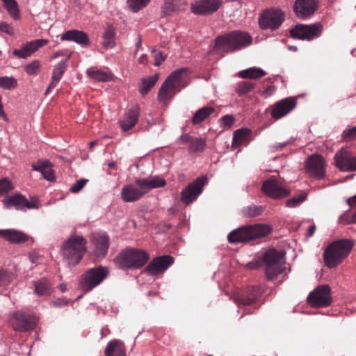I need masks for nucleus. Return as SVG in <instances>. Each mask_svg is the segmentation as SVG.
<instances>
[{
  "instance_id": "7",
  "label": "nucleus",
  "mask_w": 356,
  "mask_h": 356,
  "mask_svg": "<svg viewBox=\"0 0 356 356\" xmlns=\"http://www.w3.org/2000/svg\"><path fill=\"white\" fill-rule=\"evenodd\" d=\"M284 252L271 248L264 252L261 262L265 266V274L268 280H274L284 270Z\"/></svg>"
},
{
  "instance_id": "2",
  "label": "nucleus",
  "mask_w": 356,
  "mask_h": 356,
  "mask_svg": "<svg viewBox=\"0 0 356 356\" xmlns=\"http://www.w3.org/2000/svg\"><path fill=\"white\" fill-rule=\"evenodd\" d=\"M252 43V37L247 33L234 31L218 36L215 39L213 50L219 53L234 51Z\"/></svg>"
},
{
  "instance_id": "28",
  "label": "nucleus",
  "mask_w": 356,
  "mask_h": 356,
  "mask_svg": "<svg viewBox=\"0 0 356 356\" xmlns=\"http://www.w3.org/2000/svg\"><path fill=\"white\" fill-rule=\"evenodd\" d=\"M32 169L40 172L43 177L50 181L55 179L54 171L51 169V163L48 160H39L32 164Z\"/></svg>"
},
{
  "instance_id": "44",
  "label": "nucleus",
  "mask_w": 356,
  "mask_h": 356,
  "mask_svg": "<svg viewBox=\"0 0 356 356\" xmlns=\"http://www.w3.org/2000/svg\"><path fill=\"white\" fill-rule=\"evenodd\" d=\"M17 86V81L13 77H0V88L6 90H13Z\"/></svg>"
},
{
  "instance_id": "36",
  "label": "nucleus",
  "mask_w": 356,
  "mask_h": 356,
  "mask_svg": "<svg viewBox=\"0 0 356 356\" xmlns=\"http://www.w3.org/2000/svg\"><path fill=\"white\" fill-rule=\"evenodd\" d=\"M159 79V74H155L152 76L143 77L141 79V86L139 88V91L143 95H147L149 91L154 87Z\"/></svg>"
},
{
  "instance_id": "19",
  "label": "nucleus",
  "mask_w": 356,
  "mask_h": 356,
  "mask_svg": "<svg viewBox=\"0 0 356 356\" xmlns=\"http://www.w3.org/2000/svg\"><path fill=\"white\" fill-rule=\"evenodd\" d=\"M336 166L343 172H353L356 170V157L344 148L337 152L334 155Z\"/></svg>"
},
{
  "instance_id": "23",
  "label": "nucleus",
  "mask_w": 356,
  "mask_h": 356,
  "mask_svg": "<svg viewBox=\"0 0 356 356\" xmlns=\"http://www.w3.org/2000/svg\"><path fill=\"white\" fill-rule=\"evenodd\" d=\"M296 100L293 97L283 99L275 104L270 114L273 118L280 119L295 108Z\"/></svg>"
},
{
  "instance_id": "35",
  "label": "nucleus",
  "mask_w": 356,
  "mask_h": 356,
  "mask_svg": "<svg viewBox=\"0 0 356 356\" xmlns=\"http://www.w3.org/2000/svg\"><path fill=\"white\" fill-rule=\"evenodd\" d=\"M88 76L95 81L107 82L112 80V74L98 70L95 67H90L87 70Z\"/></svg>"
},
{
  "instance_id": "10",
  "label": "nucleus",
  "mask_w": 356,
  "mask_h": 356,
  "mask_svg": "<svg viewBox=\"0 0 356 356\" xmlns=\"http://www.w3.org/2000/svg\"><path fill=\"white\" fill-rule=\"evenodd\" d=\"M108 273L107 268L101 266L88 269L82 275L81 287L86 292L91 291L106 279Z\"/></svg>"
},
{
  "instance_id": "53",
  "label": "nucleus",
  "mask_w": 356,
  "mask_h": 356,
  "mask_svg": "<svg viewBox=\"0 0 356 356\" xmlns=\"http://www.w3.org/2000/svg\"><path fill=\"white\" fill-rule=\"evenodd\" d=\"M343 138L346 140H354L356 138V126L353 128L345 130L342 135Z\"/></svg>"
},
{
  "instance_id": "54",
  "label": "nucleus",
  "mask_w": 356,
  "mask_h": 356,
  "mask_svg": "<svg viewBox=\"0 0 356 356\" xmlns=\"http://www.w3.org/2000/svg\"><path fill=\"white\" fill-rule=\"evenodd\" d=\"M9 278L8 272L0 268V286L8 284L10 282Z\"/></svg>"
},
{
  "instance_id": "29",
  "label": "nucleus",
  "mask_w": 356,
  "mask_h": 356,
  "mask_svg": "<svg viewBox=\"0 0 356 356\" xmlns=\"http://www.w3.org/2000/svg\"><path fill=\"white\" fill-rule=\"evenodd\" d=\"M0 236L13 243H22L29 238L28 235L16 229H0Z\"/></svg>"
},
{
  "instance_id": "17",
  "label": "nucleus",
  "mask_w": 356,
  "mask_h": 356,
  "mask_svg": "<svg viewBox=\"0 0 356 356\" xmlns=\"http://www.w3.org/2000/svg\"><path fill=\"white\" fill-rule=\"evenodd\" d=\"M305 168L309 176L318 179H323L325 175V161L319 154H312L309 156Z\"/></svg>"
},
{
  "instance_id": "59",
  "label": "nucleus",
  "mask_w": 356,
  "mask_h": 356,
  "mask_svg": "<svg viewBox=\"0 0 356 356\" xmlns=\"http://www.w3.org/2000/svg\"><path fill=\"white\" fill-rule=\"evenodd\" d=\"M346 202L351 207L356 205V195L352 197L347 199Z\"/></svg>"
},
{
  "instance_id": "45",
  "label": "nucleus",
  "mask_w": 356,
  "mask_h": 356,
  "mask_svg": "<svg viewBox=\"0 0 356 356\" xmlns=\"http://www.w3.org/2000/svg\"><path fill=\"white\" fill-rule=\"evenodd\" d=\"M206 146V140L201 138H193L190 143V149L193 152H202Z\"/></svg>"
},
{
  "instance_id": "52",
  "label": "nucleus",
  "mask_w": 356,
  "mask_h": 356,
  "mask_svg": "<svg viewBox=\"0 0 356 356\" xmlns=\"http://www.w3.org/2000/svg\"><path fill=\"white\" fill-rule=\"evenodd\" d=\"M0 31L9 35H13L15 33L11 25L3 21H0Z\"/></svg>"
},
{
  "instance_id": "58",
  "label": "nucleus",
  "mask_w": 356,
  "mask_h": 356,
  "mask_svg": "<svg viewBox=\"0 0 356 356\" xmlns=\"http://www.w3.org/2000/svg\"><path fill=\"white\" fill-rule=\"evenodd\" d=\"M289 143V142H284V143H278L277 145H274L272 148L275 150V151H279V150H282L284 147H285Z\"/></svg>"
},
{
  "instance_id": "4",
  "label": "nucleus",
  "mask_w": 356,
  "mask_h": 356,
  "mask_svg": "<svg viewBox=\"0 0 356 356\" xmlns=\"http://www.w3.org/2000/svg\"><path fill=\"white\" fill-rule=\"evenodd\" d=\"M149 254L140 249L127 248L118 253L113 259L116 266L123 270L142 268L149 260Z\"/></svg>"
},
{
  "instance_id": "34",
  "label": "nucleus",
  "mask_w": 356,
  "mask_h": 356,
  "mask_svg": "<svg viewBox=\"0 0 356 356\" xmlns=\"http://www.w3.org/2000/svg\"><path fill=\"white\" fill-rule=\"evenodd\" d=\"M215 112V108L212 106H204L198 109L194 114L191 122L196 125L207 120L211 114Z\"/></svg>"
},
{
  "instance_id": "39",
  "label": "nucleus",
  "mask_w": 356,
  "mask_h": 356,
  "mask_svg": "<svg viewBox=\"0 0 356 356\" xmlns=\"http://www.w3.org/2000/svg\"><path fill=\"white\" fill-rule=\"evenodd\" d=\"M3 3V6L10 14V15L14 19H17L19 17V12L18 9V5L15 0H1Z\"/></svg>"
},
{
  "instance_id": "42",
  "label": "nucleus",
  "mask_w": 356,
  "mask_h": 356,
  "mask_svg": "<svg viewBox=\"0 0 356 356\" xmlns=\"http://www.w3.org/2000/svg\"><path fill=\"white\" fill-rule=\"evenodd\" d=\"M263 212V207L261 206L251 205L243 209V215L247 218L258 216Z\"/></svg>"
},
{
  "instance_id": "61",
  "label": "nucleus",
  "mask_w": 356,
  "mask_h": 356,
  "mask_svg": "<svg viewBox=\"0 0 356 356\" xmlns=\"http://www.w3.org/2000/svg\"><path fill=\"white\" fill-rule=\"evenodd\" d=\"M181 139L182 141H184L185 143H191V140L193 139V137L186 134V135H183L181 137Z\"/></svg>"
},
{
  "instance_id": "56",
  "label": "nucleus",
  "mask_w": 356,
  "mask_h": 356,
  "mask_svg": "<svg viewBox=\"0 0 356 356\" xmlns=\"http://www.w3.org/2000/svg\"><path fill=\"white\" fill-rule=\"evenodd\" d=\"M59 81V80L52 79L45 91V95L48 94L53 88H54Z\"/></svg>"
},
{
  "instance_id": "49",
  "label": "nucleus",
  "mask_w": 356,
  "mask_h": 356,
  "mask_svg": "<svg viewBox=\"0 0 356 356\" xmlns=\"http://www.w3.org/2000/svg\"><path fill=\"white\" fill-rule=\"evenodd\" d=\"M152 56L154 59V65L155 66H159L166 58V55H164L161 51L154 49L152 50Z\"/></svg>"
},
{
  "instance_id": "26",
  "label": "nucleus",
  "mask_w": 356,
  "mask_h": 356,
  "mask_svg": "<svg viewBox=\"0 0 356 356\" xmlns=\"http://www.w3.org/2000/svg\"><path fill=\"white\" fill-rule=\"evenodd\" d=\"M3 202L6 205V207L8 209L10 207H14L17 209H22L24 207L29 209H35L38 207L36 202L28 201V200L24 196L20 194H15L8 197L4 200Z\"/></svg>"
},
{
  "instance_id": "27",
  "label": "nucleus",
  "mask_w": 356,
  "mask_h": 356,
  "mask_svg": "<svg viewBox=\"0 0 356 356\" xmlns=\"http://www.w3.org/2000/svg\"><path fill=\"white\" fill-rule=\"evenodd\" d=\"M60 40L63 41H74L82 46H87L90 44L88 35L83 31L78 30H70L61 35Z\"/></svg>"
},
{
  "instance_id": "43",
  "label": "nucleus",
  "mask_w": 356,
  "mask_h": 356,
  "mask_svg": "<svg viewBox=\"0 0 356 356\" xmlns=\"http://www.w3.org/2000/svg\"><path fill=\"white\" fill-rule=\"evenodd\" d=\"M40 67V62L38 60H34L24 66V72L29 75L35 76L39 74Z\"/></svg>"
},
{
  "instance_id": "22",
  "label": "nucleus",
  "mask_w": 356,
  "mask_h": 356,
  "mask_svg": "<svg viewBox=\"0 0 356 356\" xmlns=\"http://www.w3.org/2000/svg\"><path fill=\"white\" fill-rule=\"evenodd\" d=\"M91 243L94 247L93 252L97 257H104L108 252L110 245L109 236L104 233H94Z\"/></svg>"
},
{
  "instance_id": "64",
  "label": "nucleus",
  "mask_w": 356,
  "mask_h": 356,
  "mask_svg": "<svg viewBox=\"0 0 356 356\" xmlns=\"http://www.w3.org/2000/svg\"><path fill=\"white\" fill-rule=\"evenodd\" d=\"M260 266H261V265H260L259 262H257V263H256V264H251V263H250V264H248V266H249L250 268H259Z\"/></svg>"
},
{
  "instance_id": "8",
  "label": "nucleus",
  "mask_w": 356,
  "mask_h": 356,
  "mask_svg": "<svg viewBox=\"0 0 356 356\" xmlns=\"http://www.w3.org/2000/svg\"><path fill=\"white\" fill-rule=\"evenodd\" d=\"M187 69L181 67L172 72L161 85L158 92V100L165 101L171 98L176 91L179 90L182 76L186 74Z\"/></svg>"
},
{
  "instance_id": "47",
  "label": "nucleus",
  "mask_w": 356,
  "mask_h": 356,
  "mask_svg": "<svg viewBox=\"0 0 356 356\" xmlns=\"http://www.w3.org/2000/svg\"><path fill=\"white\" fill-rule=\"evenodd\" d=\"M307 195L305 193L300 194L298 196L294 197L291 199L288 200L286 202V205L288 207L293 208L300 205L306 199Z\"/></svg>"
},
{
  "instance_id": "18",
  "label": "nucleus",
  "mask_w": 356,
  "mask_h": 356,
  "mask_svg": "<svg viewBox=\"0 0 356 356\" xmlns=\"http://www.w3.org/2000/svg\"><path fill=\"white\" fill-rule=\"evenodd\" d=\"M262 191L264 194L273 199H280L288 196L289 191L284 188L280 182L275 178L266 180L262 185Z\"/></svg>"
},
{
  "instance_id": "60",
  "label": "nucleus",
  "mask_w": 356,
  "mask_h": 356,
  "mask_svg": "<svg viewBox=\"0 0 356 356\" xmlns=\"http://www.w3.org/2000/svg\"><path fill=\"white\" fill-rule=\"evenodd\" d=\"M316 227L315 225H312L309 226L308 228L307 236L309 237L312 236L316 231Z\"/></svg>"
},
{
  "instance_id": "16",
  "label": "nucleus",
  "mask_w": 356,
  "mask_h": 356,
  "mask_svg": "<svg viewBox=\"0 0 356 356\" xmlns=\"http://www.w3.org/2000/svg\"><path fill=\"white\" fill-rule=\"evenodd\" d=\"M318 7L317 0H296L293 10L298 19H307L314 14Z\"/></svg>"
},
{
  "instance_id": "38",
  "label": "nucleus",
  "mask_w": 356,
  "mask_h": 356,
  "mask_svg": "<svg viewBox=\"0 0 356 356\" xmlns=\"http://www.w3.org/2000/svg\"><path fill=\"white\" fill-rule=\"evenodd\" d=\"M70 58V54L67 56V58L65 60H62L58 63L57 65L54 66V68L52 72V79L55 80H60L63 74L67 70V60Z\"/></svg>"
},
{
  "instance_id": "20",
  "label": "nucleus",
  "mask_w": 356,
  "mask_h": 356,
  "mask_svg": "<svg viewBox=\"0 0 356 356\" xmlns=\"http://www.w3.org/2000/svg\"><path fill=\"white\" fill-rule=\"evenodd\" d=\"M260 296V289L257 286H251L243 291L234 294L232 298L238 305H252L257 301Z\"/></svg>"
},
{
  "instance_id": "41",
  "label": "nucleus",
  "mask_w": 356,
  "mask_h": 356,
  "mask_svg": "<svg viewBox=\"0 0 356 356\" xmlns=\"http://www.w3.org/2000/svg\"><path fill=\"white\" fill-rule=\"evenodd\" d=\"M115 31L112 28L106 30L103 35L102 44L106 49L113 48L115 45Z\"/></svg>"
},
{
  "instance_id": "62",
  "label": "nucleus",
  "mask_w": 356,
  "mask_h": 356,
  "mask_svg": "<svg viewBox=\"0 0 356 356\" xmlns=\"http://www.w3.org/2000/svg\"><path fill=\"white\" fill-rule=\"evenodd\" d=\"M148 61V58H147V56L146 54H143L140 56L139 59H138V62L140 63V64H146Z\"/></svg>"
},
{
  "instance_id": "40",
  "label": "nucleus",
  "mask_w": 356,
  "mask_h": 356,
  "mask_svg": "<svg viewBox=\"0 0 356 356\" xmlns=\"http://www.w3.org/2000/svg\"><path fill=\"white\" fill-rule=\"evenodd\" d=\"M255 87V83L251 81H240L236 86L235 91L240 96H243Z\"/></svg>"
},
{
  "instance_id": "63",
  "label": "nucleus",
  "mask_w": 356,
  "mask_h": 356,
  "mask_svg": "<svg viewBox=\"0 0 356 356\" xmlns=\"http://www.w3.org/2000/svg\"><path fill=\"white\" fill-rule=\"evenodd\" d=\"M63 53L62 51H58L55 52V53L52 55L51 58H52V59H56V58H58L59 56H63Z\"/></svg>"
},
{
  "instance_id": "5",
  "label": "nucleus",
  "mask_w": 356,
  "mask_h": 356,
  "mask_svg": "<svg viewBox=\"0 0 356 356\" xmlns=\"http://www.w3.org/2000/svg\"><path fill=\"white\" fill-rule=\"evenodd\" d=\"M271 232V227L265 224L245 225L231 232L227 236V240L230 243H246L265 237Z\"/></svg>"
},
{
  "instance_id": "1",
  "label": "nucleus",
  "mask_w": 356,
  "mask_h": 356,
  "mask_svg": "<svg viewBox=\"0 0 356 356\" xmlns=\"http://www.w3.org/2000/svg\"><path fill=\"white\" fill-rule=\"evenodd\" d=\"M165 185V180L159 176L136 179L134 184H126L122 188L121 199L124 202H136L151 189L163 187Z\"/></svg>"
},
{
  "instance_id": "51",
  "label": "nucleus",
  "mask_w": 356,
  "mask_h": 356,
  "mask_svg": "<svg viewBox=\"0 0 356 356\" xmlns=\"http://www.w3.org/2000/svg\"><path fill=\"white\" fill-rule=\"evenodd\" d=\"M87 181L88 180L84 179L78 180L70 187V191L74 193L79 192L84 187Z\"/></svg>"
},
{
  "instance_id": "9",
  "label": "nucleus",
  "mask_w": 356,
  "mask_h": 356,
  "mask_svg": "<svg viewBox=\"0 0 356 356\" xmlns=\"http://www.w3.org/2000/svg\"><path fill=\"white\" fill-rule=\"evenodd\" d=\"M323 31V26L321 23L298 24L290 30V35L294 39L311 41L319 38Z\"/></svg>"
},
{
  "instance_id": "37",
  "label": "nucleus",
  "mask_w": 356,
  "mask_h": 356,
  "mask_svg": "<svg viewBox=\"0 0 356 356\" xmlns=\"http://www.w3.org/2000/svg\"><path fill=\"white\" fill-rule=\"evenodd\" d=\"M266 73L261 68L250 67L242 70L238 73V76L243 79H257L264 76Z\"/></svg>"
},
{
  "instance_id": "50",
  "label": "nucleus",
  "mask_w": 356,
  "mask_h": 356,
  "mask_svg": "<svg viewBox=\"0 0 356 356\" xmlns=\"http://www.w3.org/2000/svg\"><path fill=\"white\" fill-rule=\"evenodd\" d=\"M13 189L10 181L7 178L0 179V195L7 193Z\"/></svg>"
},
{
  "instance_id": "12",
  "label": "nucleus",
  "mask_w": 356,
  "mask_h": 356,
  "mask_svg": "<svg viewBox=\"0 0 356 356\" xmlns=\"http://www.w3.org/2000/svg\"><path fill=\"white\" fill-rule=\"evenodd\" d=\"M285 19L284 13L280 9L265 10L259 18V24L261 29L275 30Z\"/></svg>"
},
{
  "instance_id": "13",
  "label": "nucleus",
  "mask_w": 356,
  "mask_h": 356,
  "mask_svg": "<svg viewBox=\"0 0 356 356\" xmlns=\"http://www.w3.org/2000/svg\"><path fill=\"white\" fill-rule=\"evenodd\" d=\"M330 291V287L328 285L318 286L309 294L307 301L314 307H328L332 302Z\"/></svg>"
},
{
  "instance_id": "32",
  "label": "nucleus",
  "mask_w": 356,
  "mask_h": 356,
  "mask_svg": "<svg viewBox=\"0 0 356 356\" xmlns=\"http://www.w3.org/2000/svg\"><path fill=\"white\" fill-rule=\"evenodd\" d=\"M186 5V0H165L162 7V13L170 15L173 12L181 10Z\"/></svg>"
},
{
  "instance_id": "24",
  "label": "nucleus",
  "mask_w": 356,
  "mask_h": 356,
  "mask_svg": "<svg viewBox=\"0 0 356 356\" xmlns=\"http://www.w3.org/2000/svg\"><path fill=\"white\" fill-rule=\"evenodd\" d=\"M140 112V108L138 104H135L127 110L123 118L119 121L122 131H129L137 124Z\"/></svg>"
},
{
  "instance_id": "6",
  "label": "nucleus",
  "mask_w": 356,
  "mask_h": 356,
  "mask_svg": "<svg viewBox=\"0 0 356 356\" xmlns=\"http://www.w3.org/2000/svg\"><path fill=\"white\" fill-rule=\"evenodd\" d=\"M86 240L79 235H72L62 245L61 254L63 259L70 266L80 262L86 251Z\"/></svg>"
},
{
  "instance_id": "25",
  "label": "nucleus",
  "mask_w": 356,
  "mask_h": 356,
  "mask_svg": "<svg viewBox=\"0 0 356 356\" xmlns=\"http://www.w3.org/2000/svg\"><path fill=\"white\" fill-rule=\"evenodd\" d=\"M48 43L47 40L37 39L26 42L21 47L20 49H14L13 55L19 58H26L35 52L39 48L44 46Z\"/></svg>"
},
{
  "instance_id": "33",
  "label": "nucleus",
  "mask_w": 356,
  "mask_h": 356,
  "mask_svg": "<svg viewBox=\"0 0 356 356\" xmlns=\"http://www.w3.org/2000/svg\"><path fill=\"white\" fill-rule=\"evenodd\" d=\"M34 292L39 296H48L51 293V284L45 278L34 282Z\"/></svg>"
},
{
  "instance_id": "57",
  "label": "nucleus",
  "mask_w": 356,
  "mask_h": 356,
  "mask_svg": "<svg viewBox=\"0 0 356 356\" xmlns=\"http://www.w3.org/2000/svg\"><path fill=\"white\" fill-rule=\"evenodd\" d=\"M273 87L268 86L262 92V96H264L265 98H267L270 97L273 94Z\"/></svg>"
},
{
  "instance_id": "11",
  "label": "nucleus",
  "mask_w": 356,
  "mask_h": 356,
  "mask_svg": "<svg viewBox=\"0 0 356 356\" xmlns=\"http://www.w3.org/2000/svg\"><path fill=\"white\" fill-rule=\"evenodd\" d=\"M10 324L16 332H26L33 330L36 326L37 318L35 316L22 312H15L11 314Z\"/></svg>"
},
{
  "instance_id": "14",
  "label": "nucleus",
  "mask_w": 356,
  "mask_h": 356,
  "mask_svg": "<svg viewBox=\"0 0 356 356\" xmlns=\"http://www.w3.org/2000/svg\"><path fill=\"white\" fill-rule=\"evenodd\" d=\"M207 181L206 177H198L184 188L181 192V202L189 204L195 201L202 193L204 186L206 184Z\"/></svg>"
},
{
  "instance_id": "48",
  "label": "nucleus",
  "mask_w": 356,
  "mask_h": 356,
  "mask_svg": "<svg viewBox=\"0 0 356 356\" xmlns=\"http://www.w3.org/2000/svg\"><path fill=\"white\" fill-rule=\"evenodd\" d=\"M236 121L235 118L232 115H225L220 118V126L224 129H230Z\"/></svg>"
},
{
  "instance_id": "21",
  "label": "nucleus",
  "mask_w": 356,
  "mask_h": 356,
  "mask_svg": "<svg viewBox=\"0 0 356 356\" xmlns=\"http://www.w3.org/2000/svg\"><path fill=\"white\" fill-rule=\"evenodd\" d=\"M221 3V0H197L191 4V11L195 15H210L216 12Z\"/></svg>"
},
{
  "instance_id": "30",
  "label": "nucleus",
  "mask_w": 356,
  "mask_h": 356,
  "mask_svg": "<svg viewBox=\"0 0 356 356\" xmlns=\"http://www.w3.org/2000/svg\"><path fill=\"white\" fill-rule=\"evenodd\" d=\"M252 131L248 128H241L234 132L232 147L237 148L242 145H247L250 142Z\"/></svg>"
},
{
  "instance_id": "31",
  "label": "nucleus",
  "mask_w": 356,
  "mask_h": 356,
  "mask_svg": "<svg viewBox=\"0 0 356 356\" xmlns=\"http://www.w3.org/2000/svg\"><path fill=\"white\" fill-rule=\"evenodd\" d=\"M105 356H126L124 344L120 340L109 341L104 350Z\"/></svg>"
},
{
  "instance_id": "15",
  "label": "nucleus",
  "mask_w": 356,
  "mask_h": 356,
  "mask_svg": "<svg viewBox=\"0 0 356 356\" xmlns=\"http://www.w3.org/2000/svg\"><path fill=\"white\" fill-rule=\"evenodd\" d=\"M174 262L170 255H163L153 259L144 269V273L154 276L165 272Z\"/></svg>"
},
{
  "instance_id": "3",
  "label": "nucleus",
  "mask_w": 356,
  "mask_h": 356,
  "mask_svg": "<svg viewBox=\"0 0 356 356\" xmlns=\"http://www.w3.org/2000/svg\"><path fill=\"white\" fill-rule=\"evenodd\" d=\"M353 245V241L350 239H339L330 243L323 254L325 266L336 268L349 255Z\"/></svg>"
},
{
  "instance_id": "55",
  "label": "nucleus",
  "mask_w": 356,
  "mask_h": 356,
  "mask_svg": "<svg viewBox=\"0 0 356 356\" xmlns=\"http://www.w3.org/2000/svg\"><path fill=\"white\" fill-rule=\"evenodd\" d=\"M339 222L343 225L353 224L352 216H350L348 211H346L339 217Z\"/></svg>"
},
{
  "instance_id": "46",
  "label": "nucleus",
  "mask_w": 356,
  "mask_h": 356,
  "mask_svg": "<svg viewBox=\"0 0 356 356\" xmlns=\"http://www.w3.org/2000/svg\"><path fill=\"white\" fill-rule=\"evenodd\" d=\"M149 1L150 0H127V3L133 12L137 13L147 6Z\"/></svg>"
}]
</instances>
